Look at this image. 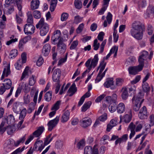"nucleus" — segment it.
<instances>
[{
	"label": "nucleus",
	"mask_w": 154,
	"mask_h": 154,
	"mask_svg": "<svg viewBox=\"0 0 154 154\" xmlns=\"http://www.w3.org/2000/svg\"><path fill=\"white\" fill-rule=\"evenodd\" d=\"M27 22L30 24H32L33 23V18L32 14L30 12H28L27 13Z\"/></svg>",
	"instance_id": "e433bc0d"
},
{
	"label": "nucleus",
	"mask_w": 154,
	"mask_h": 154,
	"mask_svg": "<svg viewBox=\"0 0 154 154\" xmlns=\"http://www.w3.org/2000/svg\"><path fill=\"white\" fill-rule=\"evenodd\" d=\"M18 51L16 49H14L12 50L10 54V55L11 56V58H14L17 55Z\"/></svg>",
	"instance_id": "5fc2aeb1"
},
{
	"label": "nucleus",
	"mask_w": 154,
	"mask_h": 154,
	"mask_svg": "<svg viewBox=\"0 0 154 154\" xmlns=\"http://www.w3.org/2000/svg\"><path fill=\"white\" fill-rule=\"evenodd\" d=\"M25 148V147L24 146H23L21 148H19L11 154H18L20 153L24 150Z\"/></svg>",
	"instance_id": "338daca9"
},
{
	"label": "nucleus",
	"mask_w": 154,
	"mask_h": 154,
	"mask_svg": "<svg viewBox=\"0 0 154 154\" xmlns=\"http://www.w3.org/2000/svg\"><path fill=\"white\" fill-rule=\"evenodd\" d=\"M99 60L98 54L95 55L94 58L91 60L88 59L85 63V66L88 68L89 72L92 68H94L97 65Z\"/></svg>",
	"instance_id": "20e7f679"
},
{
	"label": "nucleus",
	"mask_w": 154,
	"mask_h": 154,
	"mask_svg": "<svg viewBox=\"0 0 154 154\" xmlns=\"http://www.w3.org/2000/svg\"><path fill=\"white\" fill-rule=\"evenodd\" d=\"M61 75V71L60 69H57L54 71L52 75V79L54 82L60 83V78Z\"/></svg>",
	"instance_id": "9b49d317"
},
{
	"label": "nucleus",
	"mask_w": 154,
	"mask_h": 154,
	"mask_svg": "<svg viewBox=\"0 0 154 154\" xmlns=\"http://www.w3.org/2000/svg\"><path fill=\"white\" fill-rule=\"evenodd\" d=\"M69 14L66 13H63L61 15V20L62 21L66 20L68 18Z\"/></svg>",
	"instance_id": "774afa93"
},
{
	"label": "nucleus",
	"mask_w": 154,
	"mask_h": 154,
	"mask_svg": "<svg viewBox=\"0 0 154 154\" xmlns=\"http://www.w3.org/2000/svg\"><path fill=\"white\" fill-rule=\"evenodd\" d=\"M60 119V116H57L55 119L50 120L48 123V130L51 131L54 128H55L58 124Z\"/></svg>",
	"instance_id": "0eeeda50"
},
{
	"label": "nucleus",
	"mask_w": 154,
	"mask_h": 154,
	"mask_svg": "<svg viewBox=\"0 0 154 154\" xmlns=\"http://www.w3.org/2000/svg\"><path fill=\"white\" fill-rule=\"evenodd\" d=\"M129 73L130 75H136L141 70L138 66H130L128 68Z\"/></svg>",
	"instance_id": "4468645a"
},
{
	"label": "nucleus",
	"mask_w": 154,
	"mask_h": 154,
	"mask_svg": "<svg viewBox=\"0 0 154 154\" xmlns=\"http://www.w3.org/2000/svg\"><path fill=\"white\" fill-rule=\"evenodd\" d=\"M21 104L19 102L14 103L13 106V110L14 112L18 113L21 110Z\"/></svg>",
	"instance_id": "5701e85b"
},
{
	"label": "nucleus",
	"mask_w": 154,
	"mask_h": 154,
	"mask_svg": "<svg viewBox=\"0 0 154 154\" xmlns=\"http://www.w3.org/2000/svg\"><path fill=\"white\" fill-rule=\"evenodd\" d=\"M67 59V54L65 56L64 58L60 59L58 61L57 66H61L63 63L65 62Z\"/></svg>",
	"instance_id": "bf43d9fd"
},
{
	"label": "nucleus",
	"mask_w": 154,
	"mask_h": 154,
	"mask_svg": "<svg viewBox=\"0 0 154 154\" xmlns=\"http://www.w3.org/2000/svg\"><path fill=\"white\" fill-rule=\"evenodd\" d=\"M102 73V72H100L99 71L97 78L95 80V83H97L100 81L104 77V76H103V75L101 74Z\"/></svg>",
	"instance_id": "0e129e2a"
},
{
	"label": "nucleus",
	"mask_w": 154,
	"mask_h": 154,
	"mask_svg": "<svg viewBox=\"0 0 154 154\" xmlns=\"http://www.w3.org/2000/svg\"><path fill=\"white\" fill-rule=\"evenodd\" d=\"M116 103H114L113 102L112 103L109 104L108 108L109 111L110 112L113 113L116 111Z\"/></svg>",
	"instance_id": "f704fd0d"
},
{
	"label": "nucleus",
	"mask_w": 154,
	"mask_h": 154,
	"mask_svg": "<svg viewBox=\"0 0 154 154\" xmlns=\"http://www.w3.org/2000/svg\"><path fill=\"white\" fill-rule=\"evenodd\" d=\"M3 82L4 83H3L2 85H3L7 89H8L11 87L12 82L10 79H5L4 80Z\"/></svg>",
	"instance_id": "c85d7f7f"
},
{
	"label": "nucleus",
	"mask_w": 154,
	"mask_h": 154,
	"mask_svg": "<svg viewBox=\"0 0 154 154\" xmlns=\"http://www.w3.org/2000/svg\"><path fill=\"white\" fill-rule=\"evenodd\" d=\"M52 92L49 91L46 92L45 94L44 97L45 100L47 101H50L52 98Z\"/></svg>",
	"instance_id": "79ce46f5"
},
{
	"label": "nucleus",
	"mask_w": 154,
	"mask_h": 154,
	"mask_svg": "<svg viewBox=\"0 0 154 154\" xmlns=\"http://www.w3.org/2000/svg\"><path fill=\"white\" fill-rule=\"evenodd\" d=\"M15 144V141L13 139H9L5 143L4 148L6 151L8 152L13 148Z\"/></svg>",
	"instance_id": "9d476101"
},
{
	"label": "nucleus",
	"mask_w": 154,
	"mask_h": 154,
	"mask_svg": "<svg viewBox=\"0 0 154 154\" xmlns=\"http://www.w3.org/2000/svg\"><path fill=\"white\" fill-rule=\"evenodd\" d=\"M132 28L131 30V35L137 40L142 39L143 36L142 24L139 21H135L132 24Z\"/></svg>",
	"instance_id": "f257e3e1"
},
{
	"label": "nucleus",
	"mask_w": 154,
	"mask_h": 154,
	"mask_svg": "<svg viewBox=\"0 0 154 154\" xmlns=\"http://www.w3.org/2000/svg\"><path fill=\"white\" fill-rule=\"evenodd\" d=\"M154 14V6L149 5L147 8L146 15L147 17L152 18L153 17Z\"/></svg>",
	"instance_id": "4be33fe9"
},
{
	"label": "nucleus",
	"mask_w": 154,
	"mask_h": 154,
	"mask_svg": "<svg viewBox=\"0 0 154 154\" xmlns=\"http://www.w3.org/2000/svg\"><path fill=\"white\" fill-rule=\"evenodd\" d=\"M40 5L39 0H32L31 2L30 8L32 10L38 9Z\"/></svg>",
	"instance_id": "393cba45"
},
{
	"label": "nucleus",
	"mask_w": 154,
	"mask_h": 154,
	"mask_svg": "<svg viewBox=\"0 0 154 154\" xmlns=\"http://www.w3.org/2000/svg\"><path fill=\"white\" fill-rule=\"evenodd\" d=\"M145 60L143 58H141L140 57H139L138 59V62L139 64L137 65L138 66L141 70L143 69L144 66V60Z\"/></svg>",
	"instance_id": "09e8293b"
},
{
	"label": "nucleus",
	"mask_w": 154,
	"mask_h": 154,
	"mask_svg": "<svg viewBox=\"0 0 154 154\" xmlns=\"http://www.w3.org/2000/svg\"><path fill=\"white\" fill-rule=\"evenodd\" d=\"M142 88L143 91L145 92L149 91L150 90V88L147 82H143Z\"/></svg>",
	"instance_id": "c03bdc74"
},
{
	"label": "nucleus",
	"mask_w": 154,
	"mask_h": 154,
	"mask_svg": "<svg viewBox=\"0 0 154 154\" xmlns=\"http://www.w3.org/2000/svg\"><path fill=\"white\" fill-rule=\"evenodd\" d=\"M132 115L131 111H130V113L129 114H126L122 117V116H120V121L119 123H121L123 121L126 123L129 122L131 119Z\"/></svg>",
	"instance_id": "dca6fc26"
},
{
	"label": "nucleus",
	"mask_w": 154,
	"mask_h": 154,
	"mask_svg": "<svg viewBox=\"0 0 154 154\" xmlns=\"http://www.w3.org/2000/svg\"><path fill=\"white\" fill-rule=\"evenodd\" d=\"M106 19L107 20H105L103 23V25L104 27H106L107 26V21L109 24H110L112 22V15L110 12H109L107 13V14L106 17Z\"/></svg>",
	"instance_id": "bb28decb"
},
{
	"label": "nucleus",
	"mask_w": 154,
	"mask_h": 154,
	"mask_svg": "<svg viewBox=\"0 0 154 154\" xmlns=\"http://www.w3.org/2000/svg\"><path fill=\"white\" fill-rule=\"evenodd\" d=\"M105 58H103L102 60L101 61L99 66L98 67L97 70L100 68L99 71L100 72H102L106 66V63L105 62Z\"/></svg>",
	"instance_id": "2f4dec72"
},
{
	"label": "nucleus",
	"mask_w": 154,
	"mask_h": 154,
	"mask_svg": "<svg viewBox=\"0 0 154 154\" xmlns=\"http://www.w3.org/2000/svg\"><path fill=\"white\" fill-rule=\"evenodd\" d=\"M45 147L43 142L42 140L38 138L36 140L34 145L33 149L35 151L41 152Z\"/></svg>",
	"instance_id": "423d86ee"
},
{
	"label": "nucleus",
	"mask_w": 154,
	"mask_h": 154,
	"mask_svg": "<svg viewBox=\"0 0 154 154\" xmlns=\"http://www.w3.org/2000/svg\"><path fill=\"white\" fill-rule=\"evenodd\" d=\"M35 29V27L32 24H26L24 27V31L25 34L31 35L34 32Z\"/></svg>",
	"instance_id": "1a4fd4ad"
},
{
	"label": "nucleus",
	"mask_w": 154,
	"mask_h": 154,
	"mask_svg": "<svg viewBox=\"0 0 154 154\" xmlns=\"http://www.w3.org/2000/svg\"><path fill=\"white\" fill-rule=\"evenodd\" d=\"M75 86V83H73L69 88L68 91L69 96H72L76 91L77 89Z\"/></svg>",
	"instance_id": "cd10ccee"
},
{
	"label": "nucleus",
	"mask_w": 154,
	"mask_h": 154,
	"mask_svg": "<svg viewBox=\"0 0 154 154\" xmlns=\"http://www.w3.org/2000/svg\"><path fill=\"white\" fill-rule=\"evenodd\" d=\"M6 122L5 121H2L0 125V134H2L7 129L6 127L5 126Z\"/></svg>",
	"instance_id": "ea45409f"
},
{
	"label": "nucleus",
	"mask_w": 154,
	"mask_h": 154,
	"mask_svg": "<svg viewBox=\"0 0 154 154\" xmlns=\"http://www.w3.org/2000/svg\"><path fill=\"white\" fill-rule=\"evenodd\" d=\"M51 47L48 44L45 45L43 47L42 50V53L45 56H48L50 51Z\"/></svg>",
	"instance_id": "6ab92c4d"
},
{
	"label": "nucleus",
	"mask_w": 154,
	"mask_h": 154,
	"mask_svg": "<svg viewBox=\"0 0 154 154\" xmlns=\"http://www.w3.org/2000/svg\"><path fill=\"white\" fill-rule=\"evenodd\" d=\"M144 95L143 93L140 92L139 93L137 96H134L133 97V108L135 111L137 112L140 110L142 104L144 100V99H143Z\"/></svg>",
	"instance_id": "f03ea898"
},
{
	"label": "nucleus",
	"mask_w": 154,
	"mask_h": 154,
	"mask_svg": "<svg viewBox=\"0 0 154 154\" xmlns=\"http://www.w3.org/2000/svg\"><path fill=\"white\" fill-rule=\"evenodd\" d=\"M27 113V110L26 108L23 109L20 113L19 119H24L26 116Z\"/></svg>",
	"instance_id": "603ef678"
},
{
	"label": "nucleus",
	"mask_w": 154,
	"mask_h": 154,
	"mask_svg": "<svg viewBox=\"0 0 154 154\" xmlns=\"http://www.w3.org/2000/svg\"><path fill=\"white\" fill-rule=\"evenodd\" d=\"M93 149L90 146H87L85 148L84 154H89L92 152Z\"/></svg>",
	"instance_id": "de8ad7c7"
},
{
	"label": "nucleus",
	"mask_w": 154,
	"mask_h": 154,
	"mask_svg": "<svg viewBox=\"0 0 154 154\" xmlns=\"http://www.w3.org/2000/svg\"><path fill=\"white\" fill-rule=\"evenodd\" d=\"M117 112L119 113H122L125 110V104L122 102L119 103L116 106Z\"/></svg>",
	"instance_id": "b1692460"
},
{
	"label": "nucleus",
	"mask_w": 154,
	"mask_h": 154,
	"mask_svg": "<svg viewBox=\"0 0 154 154\" xmlns=\"http://www.w3.org/2000/svg\"><path fill=\"white\" fill-rule=\"evenodd\" d=\"M118 119L117 118H115L111 120L109 124L107 125L106 128L107 131H109L113 127L116 125Z\"/></svg>",
	"instance_id": "412c9836"
},
{
	"label": "nucleus",
	"mask_w": 154,
	"mask_h": 154,
	"mask_svg": "<svg viewBox=\"0 0 154 154\" xmlns=\"http://www.w3.org/2000/svg\"><path fill=\"white\" fill-rule=\"evenodd\" d=\"M128 97V94L127 89L125 88L122 89V98L123 100H126Z\"/></svg>",
	"instance_id": "a19ab883"
},
{
	"label": "nucleus",
	"mask_w": 154,
	"mask_h": 154,
	"mask_svg": "<svg viewBox=\"0 0 154 154\" xmlns=\"http://www.w3.org/2000/svg\"><path fill=\"white\" fill-rule=\"evenodd\" d=\"M147 114L148 112L146 107V106H143L139 110L138 116L140 119H143L147 117Z\"/></svg>",
	"instance_id": "ddd939ff"
},
{
	"label": "nucleus",
	"mask_w": 154,
	"mask_h": 154,
	"mask_svg": "<svg viewBox=\"0 0 154 154\" xmlns=\"http://www.w3.org/2000/svg\"><path fill=\"white\" fill-rule=\"evenodd\" d=\"M100 43H98V40L97 39H95L94 42L93 47H94V50L95 51L97 50L100 46Z\"/></svg>",
	"instance_id": "13d9d810"
},
{
	"label": "nucleus",
	"mask_w": 154,
	"mask_h": 154,
	"mask_svg": "<svg viewBox=\"0 0 154 154\" xmlns=\"http://www.w3.org/2000/svg\"><path fill=\"white\" fill-rule=\"evenodd\" d=\"M92 121L88 117L83 118L80 121V125L82 127L85 128L89 126L91 124Z\"/></svg>",
	"instance_id": "f8f14e48"
},
{
	"label": "nucleus",
	"mask_w": 154,
	"mask_h": 154,
	"mask_svg": "<svg viewBox=\"0 0 154 154\" xmlns=\"http://www.w3.org/2000/svg\"><path fill=\"white\" fill-rule=\"evenodd\" d=\"M91 103V101L85 103L82 107V111L84 112L86 111L90 107Z\"/></svg>",
	"instance_id": "4c0bfd02"
},
{
	"label": "nucleus",
	"mask_w": 154,
	"mask_h": 154,
	"mask_svg": "<svg viewBox=\"0 0 154 154\" xmlns=\"http://www.w3.org/2000/svg\"><path fill=\"white\" fill-rule=\"evenodd\" d=\"M70 85V83H68L66 85L65 87L64 90H63L64 85H63L61 87L60 91L59 92V94L60 95H61L63 94V93L64 92V91H65L69 87V86Z\"/></svg>",
	"instance_id": "e2e57ef3"
},
{
	"label": "nucleus",
	"mask_w": 154,
	"mask_h": 154,
	"mask_svg": "<svg viewBox=\"0 0 154 154\" xmlns=\"http://www.w3.org/2000/svg\"><path fill=\"white\" fill-rule=\"evenodd\" d=\"M118 50V47L116 46H114L113 47L110 49L109 53H110V52H111V55L112 54L114 53V57H115L117 56Z\"/></svg>",
	"instance_id": "3c124183"
},
{
	"label": "nucleus",
	"mask_w": 154,
	"mask_h": 154,
	"mask_svg": "<svg viewBox=\"0 0 154 154\" xmlns=\"http://www.w3.org/2000/svg\"><path fill=\"white\" fill-rule=\"evenodd\" d=\"M26 135L25 134L17 140L15 143V146H17L20 143H23L26 139Z\"/></svg>",
	"instance_id": "49530a36"
},
{
	"label": "nucleus",
	"mask_w": 154,
	"mask_h": 154,
	"mask_svg": "<svg viewBox=\"0 0 154 154\" xmlns=\"http://www.w3.org/2000/svg\"><path fill=\"white\" fill-rule=\"evenodd\" d=\"M57 50L61 53H64L66 50V46L60 39L57 43Z\"/></svg>",
	"instance_id": "2eb2a0df"
},
{
	"label": "nucleus",
	"mask_w": 154,
	"mask_h": 154,
	"mask_svg": "<svg viewBox=\"0 0 154 154\" xmlns=\"http://www.w3.org/2000/svg\"><path fill=\"white\" fill-rule=\"evenodd\" d=\"M60 39L61 40L60 31L59 30H57L54 32L53 35L51 37V43L55 45L58 42V40Z\"/></svg>",
	"instance_id": "6e6552de"
},
{
	"label": "nucleus",
	"mask_w": 154,
	"mask_h": 154,
	"mask_svg": "<svg viewBox=\"0 0 154 154\" xmlns=\"http://www.w3.org/2000/svg\"><path fill=\"white\" fill-rule=\"evenodd\" d=\"M20 88L25 93H27L29 91L30 88L27 84H23Z\"/></svg>",
	"instance_id": "a18cd8bd"
},
{
	"label": "nucleus",
	"mask_w": 154,
	"mask_h": 154,
	"mask_svg": "<svg viewBox=\"0 0 154 154\" xmlns=\"http://www.w3.org/2000/svg\"><path fill=\"white\" fill-rule=\"evenodd\" d=\"M51 136L52 134H50L45 138L44 143H43V144L45 146L49 143L52 140L54 136L51 137Z\"/></svg>",
	"instance_id": "473e14b6"
},
{
	"label": "nucleus",
	"mask_w": 154,
	"mask_h": 154,
	"mask_svg": "<svg viewBox=\"0 0 154 154\" xmlns=\"http://www.w3.org/2000/svg\"><path fill=\"white\" fill-rule=\"evenodd\" d=\"M70 113L69 111H66L62 115L60 119L61 122L62 123H65L68 120L69 117Z\"/></svg>",
	"instance_id": "a878e982"
},
{
	"label": "nucleus",
	"mask_w": 154,
	"mask_h": 154,
	"mask_svg": "<svg viewBox=\"0 0 154 154\" xmlns=\"http://www.w3.org/2000/svg\"><path fill=\"white\" fill-rule=\"evenodd\" d=\"M149 54L148 52L146 51H143L142 52L141 54L139 57L143 58L144 60H146L147 58V57Z\"/></svg>",
	"instance_id": "052dcab7"
},
{
	"label": "nucleus",
	"mask_w": 154,
	"mask_h": 154,
	"mask_svg": "<svg viewBox=\"0 0 154 154\" xmlns=\"http://www.w3.org/2000/svg\"><path fill=\"white\" fill-rule=\"evenodd\" d=\"M6 128L7 133L8 135L12 134L16 130V127L14 125L7 126Z\"/></svg>",
	"instance_id": "72a5a7b5"
},
{
	"label": "nucleus",
	"mask_w": 154,
	"mask_h": 154,
	"mask_svg": "<svg viewBox=\"0 0 154 154\" xmlns=\"http://www.w3.org/2000/svg\"><path fill=\"white\" fill-rule=\"evenodd\" d=\"M37 29L40 28V34L41 35H45L48 32L49 30V26L47 23H45L43 18L41 19L38 23L36 25Z\"/></svg>",
	"instance_id": "7ed1b4c3"
},
{
	"label": "nucleus",
	"mask_w": 154,
	"mask_h": 154,
	"mask_svg": "<svg viewBox=\"0 0 154 154\" xmlns=\"http://www.w3.org/2000/svg\"><path fill=\"white\" fill-rule=\"evenodd\" d=\"M4 70H5V77H7L11 73L10 65H7V66L4 69L3 71Z\"/></svg>",
	"instance_id": "69168bd1"
},
{
	"label": "nucleus",
	"mask_w": 154,
	"mask_h": 154,
	"mask_svg": "<svg viewBox=\"0 0 154 154\" xmlns=\"http://www.w3.org/2000/svg\"><path fill=\"white\" fill-rule=\"evenodd\" d=\"M109 140V137L107 135H104L101 139L100 141V143L103 144L107 143L108 141Z\"/></svg>",
	"instance_id": "58836bf2"
},
{
	"label": "nucleus",
	"mask_w": 154,
	"mask_h": 154,
	"mask_svg": "<svg viewBox=\"0 0 154 154\" xmlns=\"http://www.w3.org/2000/svg\"><path fill=\"white\" fill-rule=\"evenodd\" d=\"M36 82V79H35V76L32 75L29 79V84L30 86H33L35 84Z\"/></svg>",
	"instance_id": "6e6d98bb"
},
{
	"label": "nucleus",
	"mask_w": 154,
	"mask_h": 154,
	"mask_svg": "<svg viewBox=\"0 0 154 154\" xmlns=\"http://www.w3.org/2000/svg\"><path fill=\"white\" fill-rule=\"evenodd\" d=\"M60 101H57L55 104H54L53 106L51 108L52 110H55L56 111L59 108L60 105Z\"/></svg>",
	"instance_id": "864d4df0"
},
{
	"label": "nucleus",
	"mask_w": 154,
	"mask_h": 154,
	"mask_svg": "<svg viewBox=\"0 0 154 154\" xmlns=\"http://www.w3.org/2000/svg\"><path fill=\"white\" fill-rule=\"evenodd\" d=\"M91 95L90 91H88L85 94H84L80 98L79 101L78 105L79 106H81L83 103L85 98L89 97Z\"/></svg>",
	"instance_id": "c756f323"
},
{
	"label": "nucleus",
	"mask_w": 154,
	"mask_h": 154,
	"mask_svg": "<svg viewBox=\"0 0 154 154\" xmlns=\"http://www.w3.org/2000/svg\"><path fill=\"white\" fill-rule=\"evenodd\" d=\"M21 59H19L15 64V68L17 70L21 69L23 64L25 63L26 60V54L23 53L21 55Z\"/></svg>",
	"instance_id": "39448f33"
},
{
	"label": "nucleus",
	"mask_w": 154,
	"mask_h": 154,
	"mask_svg": "<svg viewBox=\"0 0 154 154\" xmlns=\"http://www.w3.org/2000/svg\"><path fill=\"white\" fill-rule=\"evenodd\" d=\"M31 74V71L29 69V67L28 66H26L22 73L20 80L21 81L24 79H27L29 75Z\"/></svg>",
	"instance_id": "f3484780"
},
{
	"label": "nucleus",
	"mask_w": 154,
	"mask_h": 154,
	"mask_svg": "<svg viewBox=\"0 0 154 154\" xmlns=\"http://www.w3.org/2000/svg\"><path fill=\"white\" fill-rule=\"evenodd\" d=\"M136 125L135 128V131L136 132L140 131L143 127V124L138 121H137L135 123Z\"/></svg>",
	"instance_id": "8fccbe9b"
},
{
	"label": "nucleus",
	"mask_w": 154,
	"mask_h": 154,
	"mask_svg": "<svg viewBox=\"0 0 154 154\" xmlns=\"http://www.w3.org/2000/svg\"><path fill=\"white\" fill-rule=\"evenodd\" d=\"M44 130L45 128L43 126L39 127L32 135L34 137H39L42 135Z\"/></svg>",
	"instance_id": "a211bd4d"
},
{
	"label": "nucleus",
	"mask_w": 154,
	"mask_h": 154,
	"mask_svg": "<svg viewBox=\"0 0 154 154\" xmlns=\"http://www.w3.org/2000/svg\"><path fill=\"white\" fill-rule=\"evenodd\" d=\"M85 140L83 139L78 142L76 144V147L79 149H82L85 146Z\"/></svg>",
	"instance_id": "7c9ffc66"
},
{
	"label": "nucleus",
	"mask_w": 154,
	"mask_h": 154,
	"mask_svg": "<svg viewBox=\"0 0 154 154\" xmlns=\"http://www.w3.org/2000/svg\"><path fill=\"white\" fill-rule=\"evenodd\" d=\"M79 42L77 40L73 41L70 47V49L71 50L74 49L78 45Z\"/></svg>",
	"instance_id": "680f3d73"
},
{
	"label": "nucleus",
	"mask_w": 154,
	"mask_h": 154,
	"mask_svg": "<svg viewBox=\"0 0 154 154\" xmlns=\"http://www.w3.org/2000/svg\"><path fill=\"white\" fill-rule=\"evenodd\" d=\"M104 86L106 88L110 87L112 90L114 89L115 88V86L114 85L113 79H110L107 80L104 82Z\"/></svg>",
	"instance_id": "aec40b11"
},
{
	"label": "nucleus",
	"mask_w": 154,
	"mask_h": 154,
	"mask_svg": "<svg viewBox=\"0 0 154 154\" xmlns=\"http://www.w3.org/2000/svg\"><path fill=\"white\" fill-rule=\"evenodd\" d=\"M74 4L75 7L78 9H79L82 7V3L80 0H75Z\"/></svg>",
	"instance_id": "37998d69"
},
{
	"label": "nucleus",
	"mask_w": 154,
	"mask_h": 154,
	"mask_svg": "<svg viewBox=\"0 0 154 154\" xmlns=\"http://www.w3.org/2000/svg\"><path fill=\"white\" fill-rule=\"evenodd\" d=\"M57 2V0H51L50 7V9L51 12H52L54 11L56 6Z\"/></svg>",
	"instance_id": "c9c22d12"
},
{
	"label": "nucleus",
	"mask_w": 154,
	"mask_h": 154,
	"mask_svg": "<svg viewBox=\"0 0 154 154\" xmlns=\"http://www.w3.org/2000/svg\"><path fill=\"white\" fill-rule=\"evenodd\" d=\"M33 14L34 18L36 19H39L41 17V14L38 11L35 10L33 13Z\"/></svg>",
	"instance_id": "4d7b16f0"
}]
</instances>
